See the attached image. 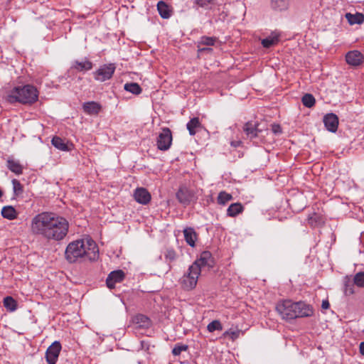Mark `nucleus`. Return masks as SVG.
Masks as SVG:
<instances>
[{"label":"nucleus","instance_id":"obj_1","mask_svg":"<svg viewBox=\"0 0 364 364\" xmlns=\"http://www.w3.org/2000/svg\"><path fill=\"white\" fill-rule=\"evenodd\" d=\"M68 230L67 219L52 212L38 213L31 221V232L49 240H63Z\"/></svg>","mask_w":364,"mask_h":364},{"label":"nucleus","instance_id":"obj_2","mask_svg":"<svg viewBox=\"0 0 364 364\" xmlns=\"http://www.w3.org/2000/svg\"><path fill=\"white\" fill-rule=\"evenodd\" d=\"M65 257L69 263L96 261L99 258V248L91 237H87L70 242Z\"/></svg>","mask_w":364,"mask_h":364},{"label":"nucleus","instance_id":"obj_3","mask_svg":"<svg viewBox=\"0 0 364 364\" xmlns=\"http://www.w3.org/2000/svg\"><path fill=\"white\" fill-rule=\"evenodd\" d=\"M276 310L281 317L287 321L296 318L309 317L314 314L313 308L303 301L293 302L291 300H284L279 302Z\"/></svg>","mask_w":364,"mask_h":364},{"label":"nucleus","instance_id":"obj_4","mask_svg":"<svg viewBox=\"0 0 364 364\" xmlns=\"http://www.w3.org/2000/svg\"><path fill=\"white\" fill-rule=\"evenodd\" d=\"M38 91L31 85L15 87L7 95L6 99L10 103L20 102L31 105L38 100Z\"/></svg>","mask_w":364,"mask_h":364},{"label":"nucleus","instance_id":"obj_5","mask_svg":"<svg viewBox=\"0 0 364 364\" xmlns=\"http://www.w3.org/2000/svg\"><path fill=\"white\" fill-rule=\"evenodd\" d=\"M200 272H201L196 264H191L187 271L179 279V284L181 287L186 291L193 289L197 285Z\"/></svg>","mask_w":364,"mask_h":364},{"label":"nucleus","instance_id":"obj_6","mask_svg":"<svg viewBox=\"0 0 364 364\" xmlns=\"http://www.w3.org/2000/svg\"><path fill=\"white\" fill-rule=\"evenodd\" d=\"M116 70V65L113 63L101 65L92 73L96 81L103 82L112 78Z\"/></svg>","mask_w":364,"mask_h":364},{"label":"nucleus","instance_id":"obj_7","mask_svg":"<svg viewBox=\"0 0 364 364\" xmlns=\"http://www.w3.org/2000/svg\"><path fill=\"white\" fill-rule=\"evenodd\" d=\"M172 144V134L170 129L163 128L156 141L157 148L161 151L168 150Z\"/></svg>","mask_w":364,"mask_h":364},{"label":"nucleus","instance_id":"obj_8","mask_svg":"<svg viewBox=\"0 0 364 364\" xmlns=\"http://www.w3.org/2000/svg\"><path fill=\"white\" fill-rule=\"evenodd\" d=\"M62 346L59 341H54L46 350V359L48 364H55L60 355Z\"/></svg>","mask_w":364,"mask_h":364},{"label":"nucleus","instance_id":"obj_9","mask_svg":"<svg viewBox=\"0 0 364 364\" xmlns=\"http://www.w3.org/2000/svg\"><path fill=\"white\" fill-rule=\"evenodd\" d=\"M323 122L326 129L331 132L335 133L338 127V118L333 113L326 114L323 119Z\"/></svg>","mask_w":364,"mask_h":364},{"label":"nucleus","instance_id":"obj_10","mask_svg":"<svg viewBox=\"0 0 364 364\" xmlns=\"http://www.w3.org/2000/svg\"><path fill=\"white\" fill-rule=\"evenodd\" d=\"M125 277L124 272L122 270H115L111 272L107 279L106 284L109 289H114L116 283L121 282Z\"/></svg>","mask_w":364,"mask_h":364},{"label":"nucleus","instance_id":"obj_11","mask_svg":"<svg viewBox=\"0 0 364 364\" xmlns=\"http://www.w3.org/2000/svg\"><path fill=\"white\" fill-rule=\"evenodd\" d=\"M363 54L356 50L348 51L346 55V63L351 66H358L363 62Z\"/></svg>","mask_w":364,"mask_h":364},{"label":"nucleus","instance_id":"obj_12","mask_svg":"<svg viewBox=\"0 0 364 364\" xmlns=\"http://www.w3.org/2000/svg\"><path fill=\"white\" fill-rule=\"evenodd\" d=\"M213 257L212 255L209 251H203L200 257L196 259L193 264H196L198 267L201 271V269L205 267H213Z\"/></svg>","mask_w":364,"mask_h":364},{"label":"nucleus","instance_id":"obj_13","mask_svg":"<svg viewBox=\"0 0 364 364\" xmlns=\"http://www.w3.org/2000/svg\"><path fill=\"white\" fill-rule=\"evenodd\" d=\"M134 197L136 201L142 205L148 204L151 198L149 192L144 188H138L135 190Z\"/></svg>","mask_w":364,"mask_h":364},{"label":"nucleus","instance_id":"obj_14","mask_svg":"<svg viewBox=\"0 0 364 364\" xmlns=\"http://www.w3.org/2000/svg\"><path fill=\"white\" fill-rule=\"evenodd\" d=\"M290 6V0H270L269 6L276 13L287 11Z\"/></svg>","mask_w":364,"mask_h":364},{"label":"nucleus","instance_id":"obj_15","mask_svg":"<svg viewBox=\"0 0 364 364\" xmlns=\"http://www.w3.org/2000/svg\"><path fill=\"white\" fill-rule=\"evenodd\" d=\"M82 107L83 112L89 115L97 114L102 109L101 105L95 101L84 102Z\"/></svg>","mask_w":364,"mask_h":364},{"label":"nucleus","instance_id":"obj_16","mask_svg":"<svg viewBox=\"0 0 364 364\" xmlns=\"http://www.w3.org/2000/svg\"><path fill=\"white\" fill-rule=\"evenodd\" d=\"M92 63L86 58L82 61H73L70 67L71 69L75 70L77 72H87L92 70Z\"/></svg>","mask_w":364,"mask_h":364},{"label":"nucleus","instance_id":"obj_17","mask_svg":"<svg viewBox=\"0 0 364 364\" xmlns=\"http://www.w3.org/2000/svg\"><path fill=\"white\" fill-rule=\"evenodd\" d=\"M176 198L181 203L187 205L192 201L193 195L187 188H181L176 193Z\"/></svg>","mask_w":364,"mask_h":364},{"label":"nucleus","instance_id":"obj_18","mask_svg":"<svg viewBox=\"0 0 364 364\" xmlns=\"http://www.w3.org/2000/svg\"><path fill=\"white\" fill-rule=\"evenodd\" d=\"M133 322L136 326V328H149L151 326V319L148 316L141 314L134 317Z\"/></svg>","mask_w":364,"mask_h":364},{"label":"nucleus","instance_id":"obj_19","mask_svg":"<svg viewBox=\"0 0 364 364\" xmlns=\"http://www.w3.org/2000/svg\"><path fill=\"white\" fill-rule=\"evenodd\" d=\"M258 124L252 122H247L243 130L248 138L252 139L257 136L258 133L260 132L257 128Z\"/></svg>","mask_w":364,"mask_h":364},{"label":"nucleus","instance_id":"obj_20","mask_svg":"<svg viewBox=\"0 0 364 364\" xmlns=\"http://www.w3.org/2000/svg\"><path fill=\"white\" fill-rule=\"evenodd\" d=\"M184 239L188 245L193 247L197 240V233L192 228H186L183 230Z\"/></svg>","mask_w":364,"mask_h":364},{"label":"nucleus","instance_id":"obj_21","mask_svg":"<svg viewBox=\"0 0 364 364\" xmlns=\"http://www.w3.org/2000/svg\"><path fill=\"white\" fill-rule=\"evenodd\" d=\"M7 168L16 175L23 173V166L17 160L9 159L7 160Z\"/></svg>","mask_w":364,"mask_h":364},{"label":"nucleus","instance_id":"obj_22","mask_svg":"<svg viewBox=\"0 0 364 364\" xmlns=\"http://www.w3.org/2000/svg\"><path fill=\"white\" fill-rule=\"evenodd\" d=\"M51 144L55 148L60 151H68L70 150L69 144L59 136H55L53 137Z\"/></svg>","mask_w":364,"mask_h":364},{"label":"nucleus","instance_id":"obj_23","mask_svg":"<svg viewBox=\"0 0 364 364\" xmlns=\"http://www.w3.org/2000/svg\"><path fill=\"white\" fill-rule=\"evenodd\" d=\"M157 10L159 15L163 18H168L171 16V11L168 6L163 1H159L157 4Z\"/></svg>","mask_w":364,"mask_h":364},{"label":"nucleus","instance_id":"obj_24","mask_svg":"<svg viewBox=\"0 0 364 364\" xmlns=\"http://www.w3.org/2000/svg\"><path fill=\"white\" fill-rule=\"evenodd\" d=\"M346 18L350 25L361 24L364 21V15L361 13H355L354 14L347 13Z\"/></svg>","mask_w":364,"mask_h":364},{"label":"nucleus","instance_id":"obj_25","mask_svg":"<svg viewBox=\"0 0 364 364\" xmlns=\"http://www.w3.org/2000/svg\"><path fill=\"white\" fill-rule=\"evenodd\" d=\"M17 212L11 205L4 206L1 210V215L8 220H14L17 218Z\"/></svg>","mask_w":364,"mask_h":364},{"label":"nucleus","instance_id":"obj_26","mask_svg":"<svg viewBox=\"0 0 364 364\" xmlns=\"http://www.w3.org/2000/svg\"><path fill=\"white\" fill-rule=\"evenodd\" d=\"M201 124L198 117H193L187 123L186 128L188 130L189 134L193 136L197 132V129L200 127Z\"/></svg>","mask_w":364,"mask_h":364},{"label":"nucleus","instance_id":"obj_27","mask_svg":"<svg viewBox=\"0 0 364 364\" xmlns=\"http://www.w3.org/2000/svg\"><path fill=\"white\" fill-rule=\"evenodd\" d=\"M244 210L242 205L240 203H235L231 204L228 210L227 215L230 217H235L241 213Z\"/></svg>","mask_w":364,"mask_h":364},{"label":"nucleus","instance_id":"obj_28","mask_svg":"<svg viewBox=\"0 0 364 364\" xmlns=\"http://www.w3.org/2000/svg\"><path fill=\"white\" fill-rule=\"evenodd\" d=\"M4 306L7 311L13 312L17 309L16 301L10 296H7L4 299Z\"/></svg>","mask_w":364,"mask_h":364},{"label":"nucleus","instance_id":"obj_29","mask_svg":"<svg viewBox=\"0 0 364 364\" xmlns=\"http://www.w3.org/2000/svg\"><path fill=\"white\" fill-rule=\"evenodd\" d=\"M124 89L134 95H139L142 92V89L136 82H127L124 85Z\"/></svg>","mask_w":364,"mask_h":364},{"label":"nucleus","instance_id":"obj_30","mask_svg":"<svg viewBox=\"0 0 364 364\" xmlns=\"http://www.w3.org/2000/svg\"><path fill=\"white\" fill-rule=\"evenodd\" d=\"M279 40V36L273 35L262 39L261 43L264 48H269L277 44Z\"/></svg>","mask_w":364,"mask_h":364},{"label":"nucleus","instance_id":"obj_31","mask_svg":"<svg viewBox=\"0 0 364 364\" xmlns=\"http://www.w3.org/2000/svg\"><path fill=\"white\" fill-rule=\"evenodd\" d=\"M301 102L304 107L311 108L314 106L316 100L313 95L306 93L301 97Z\"/></svg>","mask_w":364,"mask_h":364},{"label":"nucleus","instance_id":"obj_32","mask_svg":"<svg viewBox=\"0 0 364 364\" xmlns=\"http://www.w3.org/2000/svg\"><path fill=\"white\" fill-rule=\"evenodd\" d=\"M232 199V196L231 194L228 193L225 191H221L219 193L218 196V203L224 205Z\"/></svg>","mask_w":364,"mask_h":364},{"label":"nucleus","instance_id":"obj_33","mask_svg":"<svg viewBox=\"0 0 364 364\" xmlns=\"http://www.w3.org/2000/svg\"><path fill=\"white\" fill-rule=\"evenodd\" d=\"M207 329L209 332L212 333L215 331H221L223 329V326L218 320H214L208 325Z\"/></svg>","mask_w":364,"mask_h":364},{"label":"nucleus","instance_id":"obj_34","mask_svg":"<svg viewBox=\"0 0 364 364\" xmlns=\"http://www.w3.org/2000/svg\"><path fill=\"white\" fill-rule=\"evenodd\" d=\"M213 1L214 0H195L193 1V7L196 8V5H197L199 7L208 9Z\"/></svg>","mask_w":364,"mask_h":364},{"label":"nucleus","instance_id":"obj_35","mask_svg":"<svg viewBox=\"0 0 364 364\" xmlns=\"http://www.w3.org/2000/svg\"><path fill=\"white\" fill-rule=\"evenodd\" d=\"M353 283L358 287H364V272H360L357 274L353 277Z\"/></svg>","mask_w":364,"mask_h":364},{"label":"nucleus","instance_id":"obj_36","mask_svg":"<svg viewBox=\"0 0 364 364\" xmlns=\"http://www.w3.org/2000/svg\"><path fill=\"white\" fill-rule=\"evenodd\" d=\"M354 283L348 279L344 284V293L346 295H351L354 293Z\"/></svg>","mask_w":364,"mask_h":364},{"label":"nucleus","instance_id":"obj_37","mask_svg":"<svg viewBox=\"0 0 364 364\" xmlns=\"http://www.w3.org/2000/svg\"><path fill=\"white\" fill-rule=\"evenodd\" d=\"M164 257L168 262H171L176 260V252L172 248H168L166 250L164 253Z\"/></svg>","mask_w":364,"mask_h":364},{"label":"nucleus","instance_id":"obj_38","mask_svg":"<svg viewBox=\"0 0 364 364\" xmlns=\"http://www.w3.org/2000/svg\"><path fill=\"white\" fill-rule=\"evenodd\" d=\"M188 348V346L185 344H176L172 350V353L173 355H179L181 352L186 351Z\"/></svg>","mask_w":364,"mask_h":364},{"label":"nucleus","instance_id":"obj_39","mask_svg":"<svg viewBox=\"0 0 364 364\" xmlns=\"http://www.w3.org/2000/svg\"><path fill=\"white\" fill-rule=\"evenodd\" d=\"M13 190L15 195L18 196L23 193V186L17 179L12 180Z\"/></svg>","mask_w":364,"mask_h":364},{"label":"nucleus","instance_id":"obj_40","mask_svg":"<svg viewBox=\"0 0 364 364\" xmlns=\"http://www.w3.org/2000/svg\"><path fill=\"white\" fill-rule=\"evenodd\" d=\"M216 38L213 37L202 36L200 38V43L205 46H213L215 43Z\"/></svg>","mask_w":364,"mask_h":364},{"label":"nucleus","instance_id":"obj_41","mask_svg":"<svg viewBox=\"0 0 364 364\" xmlns=\"http://www.w3.org/2000/svg\"><path fill=\"white\" fill-rule=\"evenodd\" d=\"M150 344L148 341H141V348L145 350L146 351L149 350Z\"/></svg>","mask_w":364,"mask_h":364},{"label":"nucleus","instance_id":"obj_42","mask_svg":"<svg viewBox=\"0 0 364 364\" xmlns=\"http://www.w3.org/2000/svg\"><path fill=\"white\" fill-rule=\"evenodd\" d=\"M272 129V132L276 134L282 133V129L279 124H273Z\"/></svg>","mask_w":364,"mask_h":364},{"label":"nucleus","instance_id":"obj_43","mask_svg":"<svg viewBox=\"0 0 364 364\" xmlns=\"http://www.w3.org/2000/svg\"><path fill=\"white\" fill-rule=\"evenodd\" d=\"M330 307V304L327 299L323 300L321 304V308L323 309H328Z\"/></svg>","mask_w":364,"mask_h":364},{"label":"nucleus","instance_id":"obj_44","mask_svg":"<svg viewBox=\"0 0 364 364\" xmlns=\"http://www.w3.org/2000/svg\"><path fill=\"white\" fill-rule=\"evenodd\" d=\"M359 349H360V353L364 355V341L361 342L360 343V346H359Z\"/></svg>","mask_w":364,"mask_h":364},{"label":"nucleus","instance_id":"obj_45","mask_svg":"<svg viewBox=\"0 0 364 364\" xmlns=\"http://www.w3.org/2000/svg\"><path fill=\"white\" fill-rule=\"evenodd\" d=\"M228 333H229V334H230V335H231V338H236V337L237 336V335H238V333H238V332H237V331H231V332H230V333H229V332H228Z\"/></svg>","mask_w":364,"mask_h":364},{"label":"nucleus","instance_id":"obj_46","mask_svg":"<svg viewBox=\"0 0 364 364\" xmlns=\"http://www.w3.org/2000/svg\"><path fill=\"white\" fill-rule=\"evenodd\" d=\"M240 142L239 141H232L231 142V145L234 147H237L238 146Z\"/></svg>","mask_w":364,"mask_h":364},{"label":"nucleus","instance_id":"obj_47","mask_svg":"<svg viewBox=\"0 0 364 364\" xmlns=\"http://www.w3.org/2000/svg\"><path fill=\"white\" fill-rule=\"evenodd\" d=\"M212 49L211 48H201L200 50V51H205V50H211Z\"/></svg>","mask_w":364,"mask_h":364},{"label":"nucleus","instance_id":"obj_48","mask_svg":"<svg viewBox=\"0 0 364 364\" xmlns=\"http://www.w3.org/2000/svg\"><path fill=\"white\" fill-rule=\"evenodd\" d=\"M363 333H364V329H363Z\"/></svg>","mask_w":364,"mask_h":364}]
</instances>
